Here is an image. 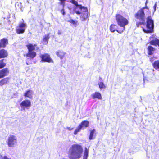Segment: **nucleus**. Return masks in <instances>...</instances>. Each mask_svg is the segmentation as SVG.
<instances>
[{
	"label": "nucleus",
	"instance_id": "nucleus-1",
	"mask_svg": "<svg viewBox=\"0 0 159 159\" xmlns=\"http://www.w3.org/2000/svg\"><path fill=\"white\" fill-rule=\"evenodd\" d=\"M83 152L81 146L78 144H73L69 148V158L70 159H79L81 157Z\"/></svg>",
	"mask_w": 159,
	"mask_h": 159
},
{
	"label": "nucleus",
	"instance_id": "nucleus-2",
	"mask_svg": "<svg viewBox=\"0 0 159 159\" xmlns=\"http://www.w3.org/2000/svg\"><path fill=\"white\" fill-rule=\"evenodd\" d=\"M116 17L118 25L123 27L122 30H117V31L119 33H121L125 30V26L128 24V21L126 18L124 17L120 14L116 15Z\"/></svg>",
	"mask_w": 159,
	"mask_h": 159
},
{
	"label": "nucleus",
	"instance_id": "nucleus-3",
	"mask_svg": "<svg viewBox=\"0 0 159 159\" xmlns=\"http://www.w3.org/2000/svg\"><path fill=\"white\" fill-rule=\"evenodd\" d=\"M154 27V22L151 16H148L147 19L146 29L143 28V31L146 33L153 32Z\"/></svg>",
	"mask_w": 159,
	"mask_h": 159
},
{
	"label": "nucleus",
	"instance_id": "nucleus-4",
	"mask_svg": "<svg viewBox=\"0 0 159 159\" xmlns=\"http://www.w3.org/2000/svg\"><path fill=\"white\" fill-rule=\"evenodd\" d=\"M147 8V7H144L139 10L135 14V17L140 21H144L145 20V14L147 15V13H149L148 12H146L145 11V10H146L144 8Z\"/></svg>",
	"mask_w": 159,
	"mask_h": 159
},
{
	"label": "nucleus",
	"instance_id": "nucleus-5",
	"mask_svg": "<svg viewBox=\"0 0 159 159\" xmlns=\"http://www.w3.org/2000/svg\"><path fill=\"white\" fill-rule=\"evenodd\" d=\"M7 145L10 147H13L17 143L16 137L13 135H10L7 139Z\"/></svg>",
	"mask_w": 159,
	"mask_h": 159
},
{
	"label": "nucleus",
	"instance_id": "nucleus-6",
	"mask_svg": "<svg viewBox=\"0 0 159 159\" xmlns=\"http://www.w3.org/2000/svg\"><path fill=\"white\" fill-rule=\"evenodd\" d=\"M22 20L23 22L20 23L19 25L16 27V32L18 34L23 33L27 27L26 24L24 22L23 19H22Z\"/></svg>",
	"mask_w": 159,
	"mask_h": 159
},
{
	"label": "nucleus",
	"instance_id": "nucleus-7",
	"mask_svg": "<svg viewBox=\"0 0 159 159\" xmlns=\"http://www.w3.org/2000/svg\"><path fill=\"white\" fill-rule=\"evenodd\" d=\"M21 110L25 111L31 107V102L28 100H25L22 101L20 104Z\"/></svg>",
	"mask_w": 159,
	"mask_h": 159
},
{
	"label": "nucleus",
	"instance_id": "nucleus-8",
	"mask_svg": "<svg viewBox=\"0 0 159 159\" xmlns=\"http://www.w3.org/2000/svg\"><path fill=\"white\" fill-rule=\"evenodd\" d=\"M40 57L41 58V61L42 62L50 63L53 62L52 60L50 57L49 55L48 54H41Z\"/></svg>",
	"mask_w": 159,
	"mask_h": 159
},
{
	"label": "nucleus",
	"instance_id": "nucleus-9",
	"mask_svg": "<svg viewBox=\"0 0 159 159\" xmlns=\"http://www.w3.org/2000/svg\"><path fill=\"white\" fill-rule=\"evenodd\" d=\"M9 73V70L7 68L0 70V79L7 76Z\"/></svg>",
	"mask_w": 159,
	"mask_h": 159
},
{
	"label": "nucleus",
	"instance_id": "nucleus-10",
	"mask_svg": "<svg viewBox=\"0 0 159 159\" xmlns=\"http://www.w3.org/2000/svg\"><path fill=\"white\" fill-rule=\"evenodd\" d=\"M8 43V40L7 39L4 38L0 40V48H5Z\"/></svg>",
	"mask_w": 159,
	"mask_h": 159
},
{
	"label": "nucleus",
	"instance_id": "nucleus-11",
	"mask_svg": "<svg viewBox=\"0 0 159 159\" xmlns=\"http://www.w3.org/2000/svg\"><path fill=\"white\" fill-rule=\"evenodd\" d=\"M91 96L93 99L97 98L98 99H102L101 94L98 92H95L91 95Z\"/></svg>",
	"mask_w": 159,
	"mask_h": 159
},
{
	"label": "nucleus",
	"instance_id": "nucleus-12",
	"mask_svg": "<svg viewBox=\"0 0 159 159\" xmlns=\"http://www.w3.org/2000/svg\"><path fill=\"white\" fill-rule=\"evenodd\" d=\"M34 92L32 90H27L24 94V96L25 97H27L30 99H31L32 98V95Z\"/></svg>",
	"mask_w": 159,
	"mask_h": 159
},
{
	"label": "nucleus",
	"instance_id": "nucleus-13",
	"mask_svg": "<svg viewBox=\"0 0 159 159\" xmlns=\"http://www.w3.org/2000/svg\"><path fill=\"white\" fill-rule=\"evenodd\" d=\"M80 7L78 6L75 7L74 9V12L78 15L80 14L82 12V6L81 5H80Z\"/></svg>",
	"mask_w": 159,
	"mask_h": 159
},
{
	"label": "nucleus",
	"instance_id": "nucleus-14",
	"mask_svg": "<svg viewBox=\"0 0 159 159\" xmlns=\"http://www.w3.org/2000/svg\"><path fill=\"white\" fill-rule=\"evenodd\" d=\"M36 53L34 51H28L26 55V57H29L30 58L33 59L36 56Z\"/></svg>",
	"mask_w": 159,
	"mask_h": 159
},
{
	"label": "nucleus",
	"instance_id": "nucleus-15",
	"mask_svg": "<svg viewBox=\"0 0 159 159\" xmlns=\"http://www.w3.org/2000/svg\"><path fill=\"white\" fill-rule=\"evenodd\" d=\"M56 54L57 56L62 59L63 58L66 52L62 50H59L56 52Z\"/></svg>",
	"mask_w": 159,
	"mask_h": 159
},
{
	"label": "nucleus",
	"instance_id": "nucleus-16",
	"mask_svg": "<svg viewBox=\"0 0 159 159\" xmlns=\"http://www.w3.org/2000/svg\"><path fill=\"white\" fill-rule=\"evenodd\" d=\"M8 54L7 51L4 49L0 50V58L7 57Z\"/></svg>",
	"mask_w": 159,
	"mask_h": 159
},
{
	"label": "nucleus",
	"instance_id": "nucleus-17",
	"mask_svg": "<svg viewBox=\"0 0 159 159\" xmlns=\"http://www.w3.org/2000/svg\"><path fill=\"white\" fill-rule=\"evenodd\" d=\"M80 16V18L81 20L83 21H84L88 18V12H86V13H81Z\"/></svg>",
	"mask_w": 159,
	"mask_h": 159
},
{
	"label": "nucleus",
	"instance_id": "nucleus-18",
	"mask_svg": "<svg viewBox=\"0 0 159 159\" xmlns=\"http://www.w3.org/2000/svg\"><path fill=\"white\" fill-rule=\"evenodd\" d=\"M36 44L33 45L32 44H29L26 45V47L28 50V51H34L35 49V47L36 46Z\"/></svg>",
	"mask_w": 159,
	"mask_h": 159
},
{
	"label": "nucleus",
	"instance_id": "nucleus-19",
	"mask_svg": "<svg viewBox=\"0 0 159 159\" xmlns=\"http://www.w3.org/2000/svg\"><path fill=\"white\" fill-rule=\"evenodd\" d=\"M89 147L88 148L85 147V150L84 153L83 159H87L88 156L89 150Z\"/></svg>",
	"mask_w": 159,
	"mask_h": 159
},
{
	"label": "nucleus",
	"instance_id": "nucleus-20",
	"mask_svg": "<svg viewBox=\"0 0 159 159\" xmlns=\"http://www.w3.org/2000/svg\"><path fill=\"white\" fill-rule=\"evenodd\" d=\"M150 43L152 45L159 46V40L156 38L150 41Z\"/></svg>",
	"mask_w": 159,
	"mask_h": 159
},
{
	"label": "nucleus",
	"instance_id": "nucleus-21",
	"mask_svg": "<svg viewBox=\"0 0 159 159\" xmlns=\"http://www.w3.org/2000/svg\"><path fill=\"white\" fill-rule=\"evenodd\" d=\"M9 78L7 77L4 78L0 80V86H2L6 84L8 81Z\"/></svg>",
	"mask_w": 159,
	"mask_h": 159
},
{
	"label": "nucleus",
	"instance_id": "nucleus-22",
	"mask_svg": "<svg viewBox=\"0 0 159 159\" xmlns=\"http://www.w3.org/2000/svg\"><path fill=\"white\" fill-rule=\"evenodd\" d=\"M49 35L50 33H48L45 35L43 39L44 44H47L48 43V39L50 38Z\"/></svg>",
	"mask_w": 159,
	"mask_h": 159
},
{
	"label": "nucleus",
	"instance_id": "nucleus-23",
	"mask_svg": "<svg viewBox=\"0 0 159 159\" xmlns=\"http://www.w3.org/2000/svg\"><path fill=\"white\" fill-rule=\"evenodd\" d=\"M148 53L149 55L153 54V52L155 50V49L151 46H149L148 48Z\"/></svg>",
	"mask_w": 159,
	"mask_h": 159
},
{
	"label": "nucleus",
	"instance_id": "nucleus-24",
	"mask_svg": "<svg viewBox=\"0 0 159 159\" xmlns=\"http://www.w3.org/2000/svg\"><path fill=\"white\" fill-rule=\"evenodd\" d=\"M89 122L87 120H84L82 121L80 124L79 125H81V128H82L83 127H87L89 126Z\"/></svg>",
	"mask_w": 159,
	"mask_h": 159
},
{
	"label": "nucleus",
	"instance_id": "nucleus-25",
	"mask_svg": "<svg viewBox=\"0 0 159 159\" xmlns=\"http://www.w3.org/2000/svg\"><path fill=\"white\" fill-rule=\"evenodd\" d=\"M110 31L112 32H114L116 30L117 31V26L115 25H111L110 26Z\"/></svg>",
	"mask_w": 159,
	"mask_h": 159
},
{
	"label": "nucleus",
	"instance_id": "nucleus-26",
	"mask_svg": "<svg viewBox=\"0 0 159 159\" xmlns=\"http://www.w3.org/2000/svg\"><path fill=\"white\" fill-rule=\"evenodd\" d=\"M95 131V130L94 129L91 130L90 131V136L89 137V139L90 140L92 139H93V136L94 134Z\"/></svg>",
	"mask_w": 159,
	"mask_h": 159
},
{
	"label": "nucleus",
	"instance_id": "nucleus-27",
	"mask_svg": "<svg viewBox=\"0 0 159 159\" xmlns=\"http://www.w3.org/2000/svg\"><path fill=\"white\" fill-rule=\"evenodd\" d=\"M98 85L99 86V87L101 90L102 89H105L106 88V86L105 85L103 82H99Z\"/></svg>",
	"mask_w": 159,
	"mask_h": 159
},
{
	"label": "nucleus",
	"instance_id": "nucleus-28",
	"mask_svg": "<svg viewBox=\"0 0 159 159\" xmlns=\"http://www.w3.org/2000/svg\"><path fill=\"white\" fill-rule=\"evenodd\" d=\"M4 60V59H2L0 60V69L3 68L6 65V63L3 62Z\"/></svg>",
	"mask_w": 159,
	"mask_h": 159
},
{
	"label": "nucleus",
	"instance_id": "nucleus-29",
	"mask_svg": "<svg viewBox=\"0 0 159 159\" xmlns=\"http://www.w3.org/2000/svg\"><path fill=\"white\" fill-rule=\"evenodd\" d=\"M81 126V125H79V126L76 128V129L74 131V134L75 135H76L78 132H79L80 130L82 129Z\"/></svg>",
	"mask_w": 159,
	"mask_h": 159
},
{
	"label": "nucleus",
	"instance_id": "nucleus-30",
	"mask_svg": "<svg viewBox=\"0 0 159 159\" xmlns=\"http://www.w3.org/2000/svg\"><path fill=\"white\" fill-rule=\"evenodd\" d=\"M70 2L75 5V7L78 6V7H81L80 5H79L78 4V2L75 0H71Z\"/></svg>",
	"mask_w": 159,
	"mask_h": 159
},
{
	"label": "nucleus",
	"instance_id": "nucleus-31",
	"mask_svg": "<svg viewBox=\"0 0 159 159\" xmlns=\"http://www.w3.org/2000/svg\"><path fill=\"white\" fill-rule=\"evenodd\" d=\"M142 22H137L136 23V25L137 27H139L140 25H144L145 23V20L144 21H141Z\"/></svg>",
	"mask_w": 159,
	"mask_h": 159
},
{
	"label": "nucleus",
	"instance_id": "nucleus-32",
	"mask_svg": "<svg viewBox=\"0 0 159 159\" xmlns=\"http://www.w3.org/2000/svg\"><path fill=\"white\" fill-rule=\"evenodd\" d=\"M148 3V0H146V1L145 3V7H147V8H145L144 9L146 10H145V11L146 12H148L150 14V11L149 10V8L148 7H147V4Z\"/></svg>",
	"mask_w": 159,
	"mask_h": 159
},
{
	"label": "nucleus",
	"instance_id": "nucleus-33",
	"mask_svg": "<svg viewBox=\"0 0 159 159\" xmlns=\"http://www.w3.org/2000/svg\"><path fill=\"white\" fill-rule=\"evenodd\" d=\"M82 12L83 13H86V12H88V9L87 7H84L83 6H82Z\"/></svg>",
	"mask_w": 159,
	"mask_h": 159
},
{
	"label": "nucleus",
	"instance_id": "nucleus-34",
	"mask_svg": "<svg viewBox=\"0 0 159 159\" xmlns=\"http://www.w3.org/2000/svg\"><path fill=\"white\" fill-rule=\"evenodd\" d=\"M60 12L64 16L66 15V12L64 8H62L60 11Z\"/></svg>",
	"mask_w": 159,
	"mask_h": 159
},
{
	"label": "nucleus",
	"instance_id": "nucleus-35",
	"mask_svg": "<svg viewBox=\"0 0 159 159\" xmlns=\"http://www.w3.org/2000/svg\"><path fill=\"white\" fill-rule=\"evenodd\" d=\"M60 4L62 6V8H64L65 6V2H60Z\"/></svg>",
	"mask_w": 159,
	"mask_h": 159
},
{
	"label": "nucleus",
	"instance_id": "nucleus-36",
	"mask_svg": "<svg viewBox=\"0 0 159 159\" xmlns=\"http://www.w3.org/2000/svg\"><path fill=\"white\" fill-rule=\"evenodd\" d=\"M68 22L73 24V25H75L76 24V22H75V21L73 19H71L70 20L68 21Z\"/></svg>",
	"mask_w": 159,
	"mask_h": 159
},
{
	"label": "nucleus",
	"instance_id": "nucleus-37",
	"mask_svg": "<svg viewBox=\"0 0 159 159\" xmlns=\"http://www.w3.org/2000/svg\"><path fill=\"white\" fill-rule=\"evenodd\" d=\"M157 6V3L156 2L153 7V8L154 9V13L156 11V10Z\"/></svg>",
	"mask_w": 159,
	"mask_h": 159
},
{
	"label": "nucleus",
	"instance_id": "nucleus-38",
	"mask_svg": "<svg viewBox=\"0 0 159 159\" xmlns=\"http://www.w3.org/2000/svg\"><path fill=\"white\" fill-rule=\"evenodd\" d=\"M2 159H11V158L8 157L7 156H4L2 158Z\"/></svg>",
	"mask_w": 159,
	"mask_h": 159
},
{
	"label": "nucleus",
	"instance_id": "nucleus-39",
	"mask_svg": "<svg viewBox=\"0 0 159 159\" xmlns=\"http://www.w3.org/2000/svg\"><path fill=\"white\" fill-rule=\"evenodd\" d=\"M66 129L70 131L71 130L73 129V128H70V127H67Z\"/></svg>",
	"mask_w": 159,
	"mask_h": 159
},
{
	"label": "nucleus",
	"instance_id": "nucleus-40",
	"mask_svg": "<svg viewBox=\"0 0 159 159\" xmlns=\"http://www.w3.org/2000/svg\"><path fill=\"white\" fill-rule=\"evenodd\" d=\"M58 33V34L60 35L61 34V32L59 30Z\"/></svg>",
	"mask_w": 159,
	"mask_h": 159
},
{
	"label": "nucleus",
	"instance_id": "nucleus-41",
	"mask_svg": "<svg viewBox=\"0 0 159 159\" xmlns=\"http://www.w3.org/2000/svg\"><path fill=\"white\" fill-rule=\"evenodd\" d=\"M60 2H65L66 0H60Z\"/></svg>",
	"mask_w": 159,
	"mask_h": 159
},
{
	"label": "nucleus",
	"instance_id": "nucleus-42",
	"mask_svg": "<svg viewBox=\"0 0 159 159\" xmlns=\"http://www.w3.org/2000/svg\"><path fill=\"white\" fill-rule=\"evenodd\" d=\"M150 61L151 62H152V61H153V60L152 59H151L150 60Z\"/></svg>",
	"mask_w": 159,
	"mask_h": 159
},
{
	"label": "nucleus",
	"instance_id": "nucleus-43",
	"mask_svg": "<svg viewBox=\"0 0 159 159\" xmlns=\"http://www.w3.org/2000/svg\"><path fill=\"white\" fill-rule=\"evenodd\" d=\"M158 99L159 100V97H158Z\"/></svg>",
	"mask_w": 159,
	"mask_h": 159
}]
</instances>
